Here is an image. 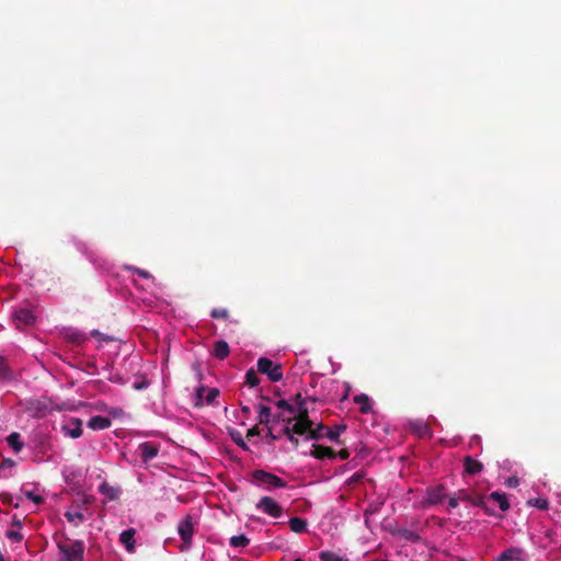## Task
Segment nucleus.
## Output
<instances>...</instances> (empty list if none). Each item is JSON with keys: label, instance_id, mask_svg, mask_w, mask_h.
<instances>
[{"label": "nucleus", "instance_id": "15", "mask_svg": "<svg viewBox=\"0 0 561 561\" xmlns=\"http://www.w3.org/2000/svg\"><path fill=\"white\" fill-rule=\"evenodd\" d=\"M119 541L125 546L128 552H133L135 549V530H124L119 536Z\"/></svg>", "mask_w": 561, "mask_h": 561}, {"label": "nucleus", "instance_id": "31", "mask_svg": "<svg viewBox=\"0 0 561 561\" xmlns=\"http://www.w3.org/2000/svg\"><path fill=\"white\" fill-rule=\"evenodd\" d=\"M519 481L516 477H510L505 480V485L508 488H516Z\"/></svg>", "mask_w": 561, "mask_h": 561}, {"label": "nucleus", "instance_id": "40", "mask_svg": "<svg viewBox=\"0 0 561 561\" xmlns=\"http://www.w3.org/2000/svg\"><path fill=\"white\" fill-rule=\"evenodd\" d=\"M0 561H4V560H3V557H2L1 554H0Z\"/></svg>", "mask_w": 561, "mask_h": 561}, {"label": "nucleus", "instance_id": "6", "mask_svg": "<svg viewBox=\"0 0 561 561\" xmlns=\"http://www.w3.org/2000/svg\"><path fill=\"white\" fill-rule=\"evenodd\" d=\"M256 508L271 517L277 518L282 515V506L272 497L264 496L256 503Z\"/></svg>", "mask_w": 561, "mask_h": 561}, {"label": "nucleus", "instance_id": "10", "mask_svg": "<svg viewBox=\"0 0 561 561\" xmlns=\"http://www.w3.org/2000/svg\"><path fill=\"white\" fill-rule=\"evenodd\" d=\"M310 456L317 459H332L335 457L334 451L330 447H325L322 445L313 444L311 450L309 453Z\"/></svg>", "mask_w": 561, "mask_h": 561}, {"label": "nucleus", "instance_id": "21", "mask_svg": "<svg viewBox=\"0 0 561 561\" xmlns=\"http://www.w3.org/2000/svg\"><path fill=\"white\" fill-rule=\"evenodd\" d=\"M214 355L224 359L229 355V345L225 341H218L214 347Z\"/></svg>", "mask_w": 561, "mask_h": 561}, {"label": "nucleus", "instance_id": "7", "mask_svg": "<svg viewBox=\"0 0 561 561\" xmlns=\"http://www.w3.org/2000/svg\"><path fill=\"white\" fill-rule=\"evenodd\" d=\"M219 396L217 388L199 387L195 393V405H204L213 403Z\"/></svg>", "mask_w": 561, "mask_h": 561}, {"label": "nucleus", "instance_id": "29", "mask_svg": "<svg viewBox=\"0 0 561 561\" xmlns=\"http://www.w3.org/2000/svg\"><path fill=\"white\" fill-rule=\"evenodd\" d=\"M9 374L8 364L3 356L0 355V378L7 377Z\"/></svg>", "mask_w": 561, "mask_h": 561}, {"label": "nucleus", "instance_id": "9", "mask_svg": "<svg viewBox=\"0 0 561 561\" xmlns=\"http://www.w3.org/2000/svg\"><path fill=\"white\" fill-rule=\"evenodd\" d=\"M139 451L142 460L148 461L158 455L159 447L151 442H145L139 445Z\"/></svg>", "mask_w": 561, "mask_h": 561}, {"label": "nucleus", "instance_id": "27", "mask_svg": "<svg viewBox=\"0 0 561 561\" xmlns=\"http://www.w3.org/2000/svg\"><path fill=\"white\" fill-rule=\"evenodd\" d=\"M5 535L9 539L15 542H20L23 539V535L19 530L10 529Z\"/></svg>", "mask_w": 561, "mask_h": 561}, {"label": "nucleus", "instance_id": "28", "mask_svg": "<svg viewBox=\"0 0 561 561\" xmlns=\"http://www.w3.org/2000/svg\"><path fill=\"white\" fill-rule=\"evenodd\" d=\"M247 382L251 386V387H255L257 386L259 383V378L256 376V373L253 371V370H250L247 373Z\"/></svg>", "mask_w": 561, "mask_h": 561}, {"label": "nucleus", "instance_id": "13", "mask_svg": "<svg viewBox=\"0 0 561 561\" xmlns=\"http://www.w3.org/2000/svg\"><path fill=\"white\" fill-rule=\"evenodd\" d=\"M99 491L102 495H104L108 501H115L121 495V489L119 488H116V486H113V485H110L108 483L106 482H103L100 488H99Z\"/></svg>", "mask_w": 561, "mask_h": 561}, {"label": "nucleus", "instance_id": "5", "mask_svg": "<svg viewBox=\"0 0 561 561\" xmlns=\"http://www.w3.org/2000/svg\"><path fill=\"white\" fill-rule=\"evenodd\" d=\"M257 369L260 373L266 375L272 381H279L283 378L282 366L266 357H261L257 360Z\"/></svg>", "mask_w": 561, "mask_h": 561}, {"label": "nucleus", "instance_id": "19", "mask_svg": "<svg viewBox=\"0 0 561 561\" xmlns=\"http://www.w3.org/2000/svg\"><path fill=\"white\" fill-rule=\"evenodd\" d=\"M65 515L67 520L76 526L80 525L85 519L83 513L78 510L69 508Z\"/></svg>", "mask_w": 561, "mask_h": 561}, {"label": "nucleus", "instance_id": "17", "mask_svg": "<svg viewBox=\"0 0 561 561\" xmlns=\"http://www.w3.org/2000/svg\"><path fill=\"white\" fill-rule=\"evenodd\" d=\"M354 402L359 407L362 413H369L371 411V401L368 396L360 393L354 397Z\"/></svg>", "mask_w": 561, "mask_h": 561}, {"label": "nucleus", "instance_id": "35", "mask_svg": "<svg viewBox=\"0 0 561 561\" xmlns=\"http://www.w3.org/2000/svg\"><path fill=\"white\" fill-rule=\"evenodd\" d=\"M448 505L450 508H455L458 506V499L457 497H450L448 501Z\"/></svg>", "mask_w": 561, "mask_h": 561}, {"label": "nucleus", "instance_id": "39", "mask_svg": "<svg viewBox=\"0 0 561 561\" xmlns=\"http://www.w3.org/2000/svg\"><path fill=\"white\" fill-rule=\"evenodd\" d=\"M14 524L19 527L21 526V523L19 520H14Z\"/></svg>", "mask_w": 561, "mask_h": 561}, {"label": "nucleus", "instance_id": "34", "mask_svg": "<svg viewBox=\"0 0 561 561\" xmlns=\"http://www.w3.org/2000/svg\"><path fill=\"white\" fill-rule=\"evenodd\" d=\"M134 272H136L138 275L145 277V278H151L148 272L139 270V268H133Z\"/></svg>", "mask_w": 561, "mask_h": 561}, {"label": "nucleus", "instance_id": "2", "mask_svg": "<svg viewBox=\"0 0 561 561\" xmlns=\"http://www.w3.org/2000/svg\"><path fill=\"white\" fill-rule=\"evenodd\" d=\"M252 481L256 486L267 491L286 486V482L283 479L264 470L253 471Z\"/></svg>", "mask_w": 561, "mask_h": 561}, {"label": "nucleus", "instance_id": "16", "mask_svg": "<svg viewBox=\"0 0 561 561\" xmlns=\"http://www.w3.org/2000/svg\"><path fill=\"white\" fill-rule=\"evenodd\" d=\"M14 319L24 325L32 324L35 321L33 312L28 309H20L14 312Z\"/></svg>", "mask_w": 561, "mask_h": 561}, {"label": "nucleus", "instance_id": "26", "mask_svg": "<svg viewBox=\"0 0 561 561\" xmlns=\"http://www.w3.org/2000/svg\"><path fill=\"white\" fill-rule=\"evenodd\" d=\"M527 504L541 511H546L549 507L548 501L543 497L530 499L527 501Z\"/></svg>", "mask_w": 561, "mask_h": 561}, {"label": "nucleus", "instance_id": "20", "mask_svg": "<svg viewBox=\"0 0 561 561\" xmlns=\"http://www.w3.org/2000/svg\"><path fill=\"white\" fill-rule=\"evenodd\" d=\"M444 497L443 489L436 488L427 491L426 502L431 505L439 503Z\"/></svg>", "mask_w": 561, "mask_h": 561}, {"label": "nucleus", "instance_id": "25", "mask_svg": "<svg viewBox=\"0 0 561 561\" xmlns=\"http://www.w3.org/2000/svg\"><path fill=\"white\" fill-rule=\"evenodd\" d=\"M8 440V444L14 449V451L19 453L22 447H23V444L22 442L20 440V435L18 433H12L8 436L7 438Z\"/></svg>", "mask_w": 561, "mask_h": 561}, {"label": "nucleus", "instance_id": "37", "mask_svg": "<svg viewBox=\"0 0 561 561\" xmlns=\"http://www.w3.org/2000/svg\"><path fill=\"white\" fill-rule=\"evenodd\" d=\"M234 442H237V443H238V444H240V445H241V444H243L242 439H241V438H239V437H236V438H234Z\"/></svg>", "mask_w": 561, "mask_h": 561}, {"label": "nucleus", "instance_id": "18", "mask_svg": "<svg viewBox=\"0 0 561 561\" xmlns=\"http://www.w3.org/2000/svg\"><path fill=\"white\" fill-rule=\"evenodd\" d=\"M490 497L499 505L502 511H507L510 508V502L505 493L503 492H492Z\"/></svg>", "mask_w": 561, "mask_h": 561}, {"label": "nucleus", "instance_id": "14", "mask_svg": "<svg viewBox=\"0 0 561 561\" xmlns=\"http://www.w3.org/2000/svg\"><path fill=\"white\" fill-rule=\"evenodd\" d=\"M463 467H465V472L468 474L479 473L483 469V465L470 456H467L463 459Z\"/></svg>", "mask_w": 561, "mask_h": 561}, {"label": "nucleus", "instance_id": "33", "mask_svg": "<svg viewBox=\"0 0 561 561\" xmlns=\"http://www.w3.org/2000/svg\"><path fill=\"white\" fill-rule=\"evenodd\" d=\"M337 456H339L341 459L345 460V459H347V458L350 457V451H348L347 449L343 448V449H341V450L339 451Z\"/></svg>", "mask_w": 561, "mask_h": 561}, {"label": "nucleus", "instance_id": "4", "mask_svg": "<svg viewBox=\"0 0 561 561\" xmlns=\"http://www.w3.org/2000/svg\"><path fill=\"white\" fill-rule=\"evenodd\" d=\"M196 522L194 520L193 516L186 515L184 518H182L178 525V534L181 537L183 541V546L181 547L182 550H186L192 545V539L195 530Z\"/></svg>", "mask_w": 561, "mask_h": 561}, {"label": "nucleus", "instance_id": "1", "mask_svg": "<svg viewBox=\"0 0 561 561\" xmlns=\"http://www.w3.org/2000/svg\"><path fill=\"white\" fill-rule=\"evenodd\" d=\"M279 407L293 413L294 416L288 417V423L285 427L286 434L291 442L297 443L295 435L305 436L307 439H316L320 437H328L331 442L340 444L339 437L345 431V425H337L334 427H327L318 425L310 421L307 415V409L302 408L300 403L297 408L286 401H280Z\"/></svg>", "mask_w": 561, "mask_h": 561}, {"label": "nucleus", "instance_id": "41", "mask_svg": "<svg viewBox=\"0 0 561 561\" xmlns=\"http://www.w3.org/2000/svg\"><path fill=\"white\" fill-rule=\"evenodd\" d=\"M295 561H304V560H302V559H300V558H298V559H296Z\"/></svg>", "mask_w": 561, "mask_h": 561}, {"label": "nucleus", "instance_id": "32", "mask_svg": "<svg viewBox=\"0 0 561 561\" xmlns=\"http://www.w3.org/2000/svg\"><path fill=\"white\" fill-rule=\"evenodd\" d=\"M28 499H31L34 503L38 504L43 501V497L41 495H36L32 492L27 493Z\"/></svg>", "mask_w": 561, "mask_h": 561}, {"label": "nucleus", "instance_id": "12", "mask_svg": "<svg viewBox=\"0 0 561 561\" xmlns=\"http://www.w3.org/2000/svg\"><path fill=\"white\" fill-rule=\"evenodd\" d=\"M112 422L108 417L95 415L88 422V426L93 431L106 430L111 426Z\"/></svg>", "mask_w": 561, "mask_h": 561}, {"label": "nucleus", "instance_id": "30", "mask_svg": "<svg viewBox=\"0 0 561 561\" xmlns=\"http://www.w3.org/2000/svg\"><path fill=\"white\" fill-rule=\"evenodd\" d=\"M211 316L214 318H227L228 317V311L226 309H214L211 311Z\"/></svg>", "mask_w": 561, "mask_h": 561}, {"label": "nucleus", "instance_id": "38", "mask_svg": "<svg viewBox=\"0 0 561 561\" xmlns=\"http://www.w3.org/2000/svg\"><path fill=\"white\" fill-rule=\"evenodd\" d=\"M234 442H237V443H238V444H240V445H241V444H243L242 439H241V438H239V437H236V438H234Z\"/></svg>", "mask_w": 561, "mask_h": 561}, {"label": "nucleus", "instance_id": "22", "mask_svg": "<svg viewBox=\"0 0 561 561\" xmlns=\"http://www.w3.org/2000/svg\"><path fill=\"white\" fill-rule=\"evenodd\" d=\"M250 543V539L245 535L232 536L229 545L234 548H244Z\"/></svg>", "mask_w": 561, "mask_h": 561}, {"label": "nucleus", "instance_id": "11", "mask_svg": "<svg viewBox=\"0 0 561 561\" xmlns=\"http://www.w3.org/2000/svg\"><path fill=\"white\" fill-rule=\"evenodd\" d=\"M523 557L524 551L520 548H511L503 551L495 561H520Z\"/></svg>", "mask_w": 561, "mask_h": 561}, {"label": "nucleus", "instance_id": "36", "mask_svg": "<svg viewBox=\"0 0 561 561\" xmlns=\"http://www.w3.org/2000/svg\"><path fill=\"white\" fill-rule=\"evenodd\" d=\"M148 387V383L147 382H142V383H139V385H135V389H145Z\"/></svg>", "mask_w": 561, "mask_h": 561}, {"label": "nucleus", "instance_id": "3", "mask_svg": "<svg viewBox=\"0 0 561 561\" xmlns=\"http://www.w3.org/2000/svg\"><path fill=\"white\" fill-rule=\"evenodd\" d=\"M61 561H83L84 545L82 541L65 540L58 543Z\"/></svg>", "mask_w": 561, "mask_h": 561}, {"label": "nucleus", "instance_id": "23", "mask_svg": "<svg viewBox=\"0 0 561 561\" xmlns=\"http://www.w3.org/2000/svg\"><path fill=\"white\" fill-rule=\"evenodd\" d=\"M290 529L295 533H302L306 530L307 523L305 519L299 517H293L289 519Z\"/></svg>", "mask_w": 561, "mask_h": 561}, {"label": "nucleus", "instance_id": "8", "mask_svg": "<svg viewBox=\"0 0 561 561\" xmlns=\"http://www.w3.org/2000/svg\"><path fill=\"white\" fill-rule=\"evenodd\" d=\"M61 432L70 438H79L82 435V422L79 419H69L61 425Z\"/></svg>", "mask_w": 561, "mask_h": 561}, {"label": "nucleus", "instance_id": "24", "mask_svg": "<svg viewBox=\"0 0 561 561\" xmlns=\"http://www.w3.org/2000/svg\"><path fill=\"white\" fill-rule=\"evenodd\" d=\"M321 561H347L344 556H341L333 551H322L319 556Z\"/></svg>", "mask_w": 561, "mask_h": 561}]
</instances>
